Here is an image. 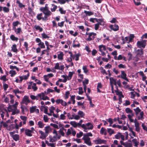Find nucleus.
Returning a JSON list of instances; mask_svg holds the SVG:
<instances>
[{"instance_id": "obj_1", "label": "nucleus", "mask_w": 147, "mask_h": 147, "mask_svg": "<svg viewBox=\"0 0 147 147\" xmlns=\"http://www.w3.org/2000/svg\"><path fill=\"white\" fill-rule=\"evenodd\" d=\"M134 110L138 120H143L144 119L143 117L144 113L143 111H141L139 107H137L136 108L134 109Z\"/></svg>"}, {"instance_id": "obj_2", "label": "nucleus", "mask_w": 147, "mask_h": 147, "mask_svg": "<svg viewBox=\"0 0 147 147\" xmlns=\"http://www.w3.org/2000/svg\"><path fill=\"white\" fill-rule=\"evenodd\" d=\"M146 40H143L142 41H138L137 42L138 47L139 48L141 47L144 48L146 45Z\"/></svg>"}, {"instance_id": "obj_3", "label": "nucleus", "mask_w": 147, "mask_h": 147, "mask_svg": "<svg viewBox=\"0 0 147 147\" xmlns=\"http://www.w3.org/2000/svg\"><path fill=\"white\" fill-rule=\"evenodd\" d=\"M30 102V101L29 99L28 96H25L22 99L21 103L22 104H25L26 105H27V103Z\"/></svg>"}, {"instance_id": "obj_4", "label": "nucleus", "mask_w": 147, "mask_h": 147, "mask_svg": "<svg viewBox=\"0 0 147 147\" xmlns=\"http://www.w3.org/2000/svg\"><path fill=\"white\" fill-rule=\"evenodd\" d=\"M44 14L45 15L44 17H42V20L46 21L47 20L48 17L51 15L52 13L50 11H49L47 12L44 13Z\"/></svg>"}, {"instance_id": "obj_5", "label": "nucleus", "mask_w": 147, "mask_h": 147, "mask_svg": "<svg viewBox=\"0 0 147 147\" xmlns=\"http://www.w3.org/2000/svg\"><path fill=\"white\" fill-rule=\"evenodd\" d=\"M82 139L84 141V142L89 146L92 145L91 142L90 141V138H85L83 137Z\"/></svg>"}, {"instance_id": "obj_6", "label": "nucleus", "mask_w": 147, "mask_h": 147, "mask_svg": "<svg viewBox=\"0 0 147 147\" xmlns=\"http://www.w3.org/2000/svg\"><path fill=\"white\" fill-rule=\"evenodd\" d=\"M114 26L113 25H110L109 27L112 30L114 31H116L119 30V26L118 25L115 24H114Z\"/></svg>"}, {"instance_id": "obj_7", "label": "nucleus", "mask_w": 147, "mask_h": 147, "mask_svg": "<svg viewBox=\"0 0 147 147\" xmlns=\"http://www.w3.org/2000/svg\"><path fill=\"white\" fill-rule=\"evenodd\" d=\"M135 53L136 54V56L138 57L141 56L144 54V51L142 49L136 50L135 51Z\"/></svg>"}, {"instance_id": "obj_8", "label": "nucleus", "mask_w": 147, "mask_h": 147, "mask_svg": "<svg viewBox=\"0 0 147 147\" xmlns=\"http://www.w3.org/2000/svg\"><path fill=\"white\" fill-rule=\"evenodd\" d=\"M121 78L125 80L127 82H129V80L127 77V74L123 71H121Z\"/></svg>"}, {"instance_id": "obj_9", "label": "nucleus", "mask_w": 147, "mask_h": 147, "mask_svg": "<svg viewBox=\"0 0 147 147\" xmlns=\"http://www.w3.org/2000/svg\"><path fill=\"white\" fill-rule=\"evenodd\" d=\"M96 144H105L106 142V140H101L100 138H99L97 140L94 141Z\"/></svg>"}, {"instance_id": "obj_10", "label": "nucleus", "mask_w": 147, "mask_h": 147, "mask_svg": "<svg viewBox=\"0 0 147 147\" xmlns=\"http://www.w3.org/2000/svg\"><path fill=\"white\" fill-rule=\"evenodd\" d=\"M39 133H40L41 136H40V138L42 139H44L46 138L48 136V135L45 133H44L42 131H39Z\"/></svg>"}, {"instance_id": "obj_11", "label": "nucleus", "mask_w": 147, "mask_h": 147, "mask_svg": "<svg viewBox=\"0 0 147 147\" xmlns=\"http://www.w3.org/2000/svg\"><path fill=\"white\" fill-rule=\"evenodd\" d=\"M25 134L28 136H32V132L31 131L30 129H26L25 130Z\"/></svg>"}, {"instance_id": "obj_12", "label": "nucleus", "mask_w": 147, "mask_h": 147, "mask_svg": "<svg viewBox=\"0 0 147 147\" xmlns=\"http://www.w3.org/2000/svg\"><path fill=\"white\" fill-rule=\"evenodd\" d=\"M73 46L74 48L76 47H79L80 46V45L79 43L77 41H76V40H74L73 42Z\"/></svg>"}, {"instance_id": "obj_13", "label": "nucleus", "mask_w": 147, "mask_h": 147, "mask_svg": "<svg viewBox=\"0 0 147 147\" xmlns=\"http://www.w3.org/2000/svg\"><path fill=\"white\" fill-rule=\"evenodd\" d=\"M107 48L105 45H101L98 46L99 51H106Z\"/></svg>"}, {"instance_id": "obj_14", "label": "nucleus", "mask_w": 147, "mask_h": 147, "mask_svg": "<svg viewBox=\"0 0 147 147\" xmlns=\"http://www.w3.org/2000/svg\"><path fill=\"white\" fill-rule=\"evenodd\" d=\"M20 118L23 121V124L25 125L26 123V121L27 119V117L26 116H20Z\"/></svg>"}, {"instance_id": "obj_15", "label": "nucleus", "mask_w": 147, "mask_h": 147, "mask_svg": "<svg viewBox=\"0 0 147 147\" xmlns=\"http://www.w3.org/2000/svg\"><path fill=\"white\" fill-rule=\"evenodd\" d=\"M48 107L45 106H41V110L42 111V109L44 108V113L45 114H47L48 113Z\"/></svg>"}, {"instance_id": "obj_16", "label": "nucleus", "mask_w": 147, "mask_h": 147, "mask_svg": "<svg viewBox=\"0 0 147 147\" xmlns=\"http://www.w3.org/2000/svg\"><path fill=\"white\" fill-rule=\"evenodd\" d=\"M132 143L134 144V146L135 147H138L139 142L138 141L136 138L132 140Z\"/></svg>"}, {"instance_id": "obj_17", "label": "nucleus", "mask_w": 147, "mask_h": 147, "mask_svg": "<svg viewBox=\"0 0 147 147\" xmlns=\"http://www.w3.org/2000/svg\"><path fill=\"white\" fill-rule=\"evenodd\" d=\"M16 3L18 4V6L20 8H22V7H24L25 6V5L21 3L20 1L19 0H17L16 1Z\"/></svg>"}, {"instance_id": "obj_18", "label": "nucleus", "mask_w": 147, "mask_h": 147, "mask_svg": "<svg viewBox=\"0 0 147 147\" xmlns=\"http://www.w3.org/2000/svg\"><path fill=\"white\" fill-rule=\"evenodd\" d=\"M11 51L14 52L16 53L18 51L16 45V44L13 45L11 47Z\"/></svg>"}, {"instance_id": "obj_19", "label": "nucleus", "mask_w": 147, "mask_h": 147, "mask_svg": "<svg viewBox=\"0 0 147 147\" xmlns=\"http://www.w3.org/2000/svg\"><path fill=\"white\" fill-rule=\"evenodd\" d=\"M51 128L49 126H46L45 128V133L48 135L49 132V131L51 130Z\"/></svg>"}, {"instance_id": "obj_20", "label": "nucleus", "mask_w": 147, "mask_h": 147, "mask_svg": "<svg viewBox=\"0 0 147 147\" xmlns=\"http://www.w3.org/2000/svg\"><path fill=\"white\" fill-rule=\"evenodd\" d=\"M71 0H58L59 3L61 4H65L66 2L68 3Z\"/></svg>"}, {"instance_id": "obj_21", "label": "nucleus", "mask_w": 147, "mask_h": 147, "mask_svg": "<svg viewBox=\"0 0 147 147\" xmlns=\"http://www.w3.org/2000/svg\"><path fill=\"white\" fill-rule=\"evenodd\" d=\"M74 74V73L73 72H69L68 76L67 77L68 80H69L71 79Z\"/></svg>"}, {"instance_id": "obj_22", "label": "nucleus", "mask_w": 147, "mask_h": 147, "mask_svg": "<svg viewBox=\"0 0 147 147\" xmlns=\"http://www.w3.org/2000/svg\"><path fill=\"white\" fill-rule=\"evenodd\" d=\"M13 139L15 141H17L19 140V136L18 134H15L12 137Z\"/></svg>"}, {"instance_id": "obj_23", "label": "nucleus", "mask_w": 147, "mask_h": 147, "mask_svg": "<svg viewBox=\"0 0 147 147\" xmlns=\"http://www.w3.org/2000/svg\"><path fill=\"white\" fill-rule=\"evenodd\" d=\"M64 54L63 52H61L58 55V59H59L62 60L63 59Z\"/></svg>"}, {"instance_id": "obj_24", "label": "nucleus", "mask_w": 147, "mask_h": 147, "mask_svg": "<svg viewBox=\"0 0 147 147\" xmlns=\"http://www.w3.org/2000/svg\"><path fill=\"white\" fill-rule=\"evenodd\" d=\"M84 13L86 14V16H90L91 15H93L94 14V13L93 12L90 11H87L86 10H84Z\"/></svg>"}, {"instance_id": "obj_25", "label": "nucleus", "mask_w": 147, "mask_h": 147, "mask_svg": "<svg viewBox=\"0 0 147 147\" xmlns=\"http://www.w3.org/2000/svg\"><path fill=\"white\" fill-rule=\"evenodd\" d=\"M20 23L18 21H17L13 23L12 25L13 26V29H14Z\"/></svg>"}, {"instance_id": "obj_26", "label": "nucleus", "mask_w": 147, "mask_h": 147, "mask_svg": "<svg viewBox=\"0 0 147 147\" xmlns=\"http://www.w3.org/2000/svg\"><path fill=\"white\" fill-rule=\"evenodd\" d=\"M10 38L13 41H17L18 40V38L16 37L14 35L12 34L10 36Z\"/></svg>"}, {"instance_id": "obj_27", "label": "nucleus", "mask_w": 147, "mask_h": 147, "mask_svg": "<svg viewBox=\"0 0 147 147\" xmlns=\"http://www.w3.org/2000/svg\"><path fill=\"white\" fill-rule=\"evenodd\" d=\"M13 30H14L16 34H20V32L21 31V29L20 28H18L17 29H16V28H15Z\"/></svg>"}, {"instance_id": "obj_28", "label": "nucleus", "mask_w": 147, "mask_h": 147, "mask_svg": "<svg viewBox=\"0 0 147 147\" xmlns=\"http://www.w3.org/2000/svg\"><path fill=\"white\" fill-rule=\"evenodd\" d=\"M24 72H27L28 74L26 75L23 76H22L23 77L24 80H27L28 78L30 76V73H29V72L28 71V70H24Z\"/></svg>"}, {"instance_id": "obj_29", "label": "nucleus", "mask_w": 147, "mask_h": 147, "mask_svg": "<svg viewBox=\"0 0 147 147\" xmlns=\"http://www.w3.org/2000/svg\"><path fill=\"white\" fill-rule=\"evenodd\" d=\"M107 132L110 136L115 133V131L111 128H108L107 129Z\"/></svg>"}, {"instance_id": "obj_30", "label": "nucleus", "mask_w": 147, "mask_h": 147, "mask_svg": "<svg viewBox=\"0 0 147 147\" xmlns=\"http://www.w3.org/2000/svg\"><path fill=\"white\" fill-rule=\"evenodd\" d=\"M110 80V84L111 86L113 85V83L116 82V80L115 79H114L112 77H110L109 78Z\"/></svg>"}, {"instance_id": "obj_31", "label": "nucleus", "mask_w": 147, "mask_h": 147, "mask_svg": "<svg viewBox=\"0 0 147 147\" xmlns=\"http://www.w3.org/2000/svg\"><path fill=\"white\" fill-rule=\"evenodd\" d=\"M116 94L119 96V97L122 96L123 98L124 97V96L122 95V92L121 91H119V90H115Z\"/></svg>"}, {"instance_id": "obj_32", "label": "nucleus", "mask_w": 147, "mask_h": 147, "mask_svg": "<svg viewBox=\"0 0 147 147\" xmlns=\"http://www.w3.org/2000/svg\"><path fill=\"white\" fill-rule=\"evenodd\" d=\"M86 125L88 126H90L89 127H88V128H87V129H92L93 128L94 126H93V125H92V124H91L90 123H86Z\"/></svg>"}, {"instance_id": "obj_33", "label": "nucleus", "mask_w": 147, "mask_h": 147, "mask_svg": "<svg viewBox=\"0 0 147 147\" xmlns=\"http://www.w3.org/2000/svg\"><path fill=\"white\" fill-rule=\"evenodd\" d=\"M38 125L39 128H43L45 124H44L42 122L40 121L38 122Z\"/></svg>"}, {"instance_id": "obj_34", "label": "nucleus", "mask_w": 147, "mask_h": 147, "mask_svg": "<svg viewBox=\"0 0 147 147\" xmlns=\"http://www.w3.org/2000/svg\"><path fill=\"white\" fill-rule=\"evenodd\" d=\"M34 28L37 30H39L40 32H41L43 30V29L40 26L36 25L34 26Z\"/></svg>"}, {"instance_id": "obj_35", "label": "nucleus", "mask_w": 147, "mask_h": 147, "mask_svg": "<svg viewBox=\"0 0 147 147\" xmlns=\"http://www.w3.org/2000/svg\"><path fill=\"white\" fill-rule=\"evenodd\" d=\"M51 5L52 7H53V8H51V11L52 12L55 11L57 8V6L53 4H52Z\"/></svg>"}, {"instance_id": "obj_36", "label": "nucleus", "mask_w": 147, "mask_h": 147, "mask_svg": "<svg viewBox=\"0 0 147 147\" xmlns=\"http://www.w3.org/2000/svg\"><path fill=\"white\" fill-rule=\"evenodd\" d=\"M38 45L41 49H44L45 48V46L43 42H42L38 43Z\"/></svg>"}, {"instance_id": "obj_37", "label": "nucleus", "mask_w": 147, "mask_h": 147, "mask_svg": "<svg viewBox=\"0 0 147 147\" xmlns=\"http://www.w3.org/2000/svg\"><path fill=\"white\" fill-rule=\"evenodd\" d=\"M36 107V106H32V107H30V112L31 113H34V111H35Z\"/></svg>"}, {"instance_id": "obj_38", "label": "nucleus", "mask_w": 147, "mask_h": 147, "mask_svg": "<svg viewBox=\"0 0 147 147\" xmlns=\"http://www.w3.org/2000/svg\"><path fill=\"white\" fill-rule=\"evenodd\" d=\"M70 123L75 128L78 125L77 123L75 121H71L70 122Z\"/></svg>"}, {"instance_id": "obj_39", "label": "nucleus", "mask_w": 147, "mask_h": 147, "mask_svg": "<svg viewBox=\"0 0 147 147\" xmlns=\"http://www.w3.org/2000/svg\"><path fill=\"white\" fill-rule=\"evenodd\" d=\"M42 13H40L38 14L36 16V18L39 21H40L41 19L42 20V17L41 16H42Z\"/></svg>"}, {"instance_id": "obj_40", "label": "nucleus", "mask_w": 147, "mask_h": 147, "mask_svg": "<svg viewBox=\"0 0 147 147\" xmlns=\"http://www.w3.org/2000/svg\"><path fill=\"white\" fill-rule=\"evenodd\" d=\"M92 134L91 132H89L86 134H84V137L85 138H89L88 137L90 136L92 137Z\"/></svg>"}, {"instance_id": "obj_41", "label": "nucleus", "mask_w": 147, "mask_h": 147, "mask_svg": "<svg viewBox=\"0 0 147 147\" xmlns=\"http://www.w3.org/2000/svg\"><path fill=\"white\" fill-rule=\"evenodd\" d=\"M3 10L5 13H8L9 11V8L6 7H3Z\"/></svg>"}, {"instance_id": "obj_42", "label": "nucleus", "mask_w": 147, "mask_h": 147, "mask_svg": "<svg viewBox=\"0 0 147 147\" xmlns=\"http://www.w3.org/2000/svg\"><path fill=\"white\" fill-rule=\"evenodd\" d=\"M40 11L42 12L44 14V13L48 12V10H47L46 8H44V7H41L40 9Z\"/></svg>"}, {"instance_id": "obj_43", "label": "nucleus", "mask_w": 147, "mask_h": 147, "mask_svg": "<svg viewBox=\"0 0 147 147\" xmlns=\"http://www.w3.org/2000/svg\"><path fill=\"white\" fill-rule=\"evenodd\" d=\"M59 8V11L61 14H65L66 13V11L63 10L62 8L60 6L58 7Z\"/></svg>"}, {"instance_id": "obj_44", "label": "nucleus", "mask_w": 147, "mask_h": 147, "mask_svg": "<svg viewBox=\"0 0 147 147\" xmlns=\"http://www.w3.org/2000/svg\"><path fill=\"white\" fill-rule=\"evenodd\" d=\"M124 146L125 147H132V144L127 142H125V144H124Z\"/></svg>"}, {"instance_id": "obj_45", "label": "nucleus", "mask_w": 147, "mask_h": 147, "mask_svg": "<svg viewBox=\"0 0 147 147\" xmlns=\"http://www.w3.org/2000/svg\"><path fill=\"white\" fill-rule=\"evenodd\" d=\"M32 88L34 91H35L37 90L38 89V88L36 86V84L35 83H33V85L32 86Z\"/></svg>"}, {"instance_id": "obj_46", "label": "nucleus", "mask_w": 147, "mask_h": 147, "mask_svg": "<svg viewBox=\"0 0 147 147\" xmlns=\"http://www.w3.org/2000/svg\"><path fill=\"white\" fill-rule=\"evenodd\" d=\"M125 111L127 113H132L133 112L129 108H127L125 109Z\"/></svg>"}, {"instance_id": "obj_47", "label": "nucleus", "mask_w": 147, "mask_h": 147, "mask_svg": "<svg viewBox=\"0 0 147 147\" xmlns=\"http://www.w3.org/2000/svg\"><path fill=\"white\" fill-rule=\"evenodd\" d=\"M9 74H11V77H13L14 75H15L16 74V71H15L13 70H11L9 72Z\"/></svg>"}, {"instance_id": "obj_48", "label": "nucleus", "mask_w": 147, "mask_h": 147, "mask_svg": "<svg viewBox=\"0 0 147 147\" xmlns=\"http://www.w3.org/2000/svg\"><path fill=\"white\" fill-rule=\"evenodd\" d=\"M0 80H3V81L5 82L8 80V79L6 78V75H3L1 76L0 78Z\"/></svg>"}, {"instance_id": "obj_49", "label": "nucleus", "mask_w": 147, "mask_h": 147, "mask_svg": "<svg viewBox=\"0 0 147 147\" xmlns=\"http://www.w3.org/2000/svg\"><path fill=\"white\" fill-rule=\"evenodd\" d=\"M78 114L80 115L81 117H83L85 115L84 114L83 112L81 111H79L78 112Z\"/></svg>"}, {"instance_id": "obj_50", "label": "nucleus", "mask_w": 147, "mask_h": 147, "mask_svg": "<svg viewBox=\"0 0 147 147\" xmlns=\"http://www.w3.org/2000/svg\"><path fill=\"white\" fill-rule=\"evenodd\" d=\"M139 124H135V126L136 127V131L139 132L140 131V128L139 126Z\"/></svg>"}, {"instance_id": "obj_51", "label": "nucleus", "mask_w": 147, "mask_h": 147, "mask_svg": "<svg viewBox=\"0 0 147 147\" xmlns=\"http://www.w3.org/2000/svg\"><path fill=\"white\" fill-rule=\"evenodd\" d=\"M82 69L84 70V72L85 74H86L88 71L86 66H83Z\"/></svg>"}, {"instance_id": "obj_52", "label": "nucleus", "mask_w": 147, "mask_h": 147, "mask_svg": "<svg viewBox=\"0 0 147 147\" xmlns=\"http://www.w3.org/2000/svg\"><path fill=\"white\" fill-rule=\"evenodd\" d=\"M41 35L42 36V38L43 39L49 38V36H47L44 32Z\"/></svg>"}, {"instance_id": "obj_53", "label": "nucleus", "mask_w": 147, "mask_h": 147, "mask_svg": "<svg viewBox=\"0 0 147 147\" xmlns=\"http://www.w3.org/2000/svg\"><path fill=\"white\" fill-rule=\"evenodd\" d=\"M90 33H88L86 32V35H88V38L86 39V40L88 41H90L92 40V38L91 37V36H90Z\"/></svg>"}, {"instance_id": "obj_54", "label": "nucleus", "mask_w": 147, "mask_h": 147, "mask_svg": "<svg viewBox=\"0 0 147 147\" xmlns=\"http://www.w3.org/2000/svg\"><path fill=\"white\" fill-rule=\"evenodd\" d=\"M78 94H82L84 92L83 91L82 88L81 87H80L79 88Z\"/></svg>"}, {"instance_id": "obj_55", "label": "nucleus", "mask_w": 147, "mask_h": 147, "mask_svg": "<svg viewBox=\"0 0 147 147\" xmlns=\"http://www.w3.org/2000/svg\"><path fill=\"white\" fill-rule=\"evenodd\" d=\"M121 133L118 132L117 134L115 135V138L116 139H119L120 138V135H121Z\"/></svg>"}, {"instance_id": "obj_56", "label": "nucleus", "mask_w": 147, "mask_h": 147, "mask_svg": "<svg viewBox=\"0 0 147 147\" xmlns=\"http://www.w3.org/2000/svg\"><path fill=\"white\" fill-rule=\"evenodd\" d=\"M1 125H3L4 127H7L8 125L5 122H4L3 121H2L0 122Z\"/></svg>"}, {"instance_id": "obj_57", "label": "nucleus", "mask_w": 147, "mask_h": 147, "mask_svg": "<svg viewBox=\"0 0 147 147\" xmlns=\"http://www.w3.org/2000/svg\"><path fill=\"white\" fill-rule=\"evenodd\" d=\"M135 37L134 35L133 34H130V36L129 37V42H131L132 40L133 39V38Z\"/></svg>"}, {"instance_id": "obj_58", "label": "nucleus", "mask_w": 147, "mask_h": 147, "mask_svg": "<svg viewBox=\"0 0 147 147\" xmlns=\"http://www.w3.org/2000/svg\"><path fill=\"white\" fill-rule=\"evenodd\" d=\"M75 95H72L71 96V99L73 101L72 104H74L75 103Z\"/></svg>"}, {"instance_id": "obj_59", "label": "nucleus", "mask_w": 147, "mask_h": 147, "mask_svg": "<svg viewBox=\"0 0 147 147\" xmlns=\"http://www.w3.org/2000/svg\"><path fill=\"white\" fill-rule=\"evenodd\" d=\"M81 55V54L79 53L75 55V60L78 61L79 60V57Z\"/></svg>"}, {"instance_id": "obj_60", "label": "nucleus", "mask_w": 147, "mask_h": 147, "mask_svg": "<svg viewBox=\"0 0 147 147\" xmlns=\"http://www.w3.org/2000/svg\"><path fill=\"white\" fill-rule=\"evenodd\" d=\"M13 92L15 94H16L17 93H21V91H20L18 89H17L13 90Z\"/></svg>"}, {"instance_id": "obj_61", "label": "nucleus", "mask_w": 147, "mask_h": 147, "mask_svg": "<svg viewBox=\"0 0 147 147\" xmlns=\"http://www.w3.org/2000/svg\"><path fill=\"white\" fill-rule=\"evenodd\" d=\"M118 67L120 68H126V67L125 65H123L122 64H119L118 66Z\"/></svg>"}, {"instance_id": "obj_62", "label": "nucleus", "mask_w": 147, "mask_h": 147, "mask_svg": "<svg viewBox=\"0 0 147 147\" xmlns=\"http://www.w3.org/2000/svg\"><path fill=\"white\" fill-rule=\"evenodd\" d=\"M50 125L53 126L54 128L55 129H58L59 128L58 125L56 124L51 123L50 124Z\"/></svg>"}, {"instance_id": "obj_63", "label": "nucleus", "mask_w": 147, "mask_h": 147, "mask_svg": "<svg viewBox=\"0 0 147 147\" xmlns=\"http://www.w3.org/2000/svg\"><path fill=\"white\" fill-rule=\"evenodd\" d=\"M83 132H80L79 133L77 134L76 136L78 138H80L83 136Z\"/></svg>"}, {"instance_id": "obj_64", "label": "nucleus", "mask_w": 147, "mask_h": 147, "mask_svg": "<svg viewBox=\"0 0 147 147\" xmlns=\"http://www.w3.org/2000/svg\"><path fill=\"white\" fill-rule=\"evenodd\" d=\"M54 68L56 69H60V67L59 63H56L55 66L54 67Z\"/></svg>"}]
</instances>
